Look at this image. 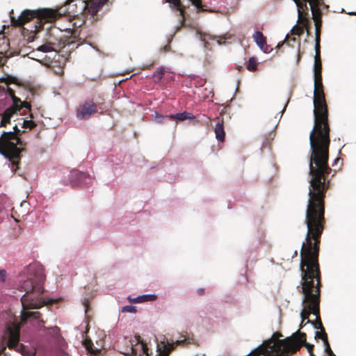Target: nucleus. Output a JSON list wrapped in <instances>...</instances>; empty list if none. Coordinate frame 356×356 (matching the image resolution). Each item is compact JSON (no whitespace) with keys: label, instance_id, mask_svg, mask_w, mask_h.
Instances as JSON below:
<instances>
[{"label":"nucleus","instance_id":"30","mask_svg":"<svg viewBox=\"0 0 356 356\" xmlns=\"http://www.w3.org/2000/svg\"><path fill=\"white\" fill-rule=\"evenodd\" d=\"M201 38H202V41L204 42V45L205 47H207V39L213 40V37L209 34L205 35L203 37L201 36Z\"/></svg>","mask_w":356,"mask_h":356},{"label":"nucleus","instance_id":"13","mask_svg":"<svg viewBox=\"0 0 356 356\" xmlns=\"http://www.w3.org/2000/svg\"><path fill=\"white\" fill-rule=\"evenodd\" d=\"M225 113H220V115L216 118L217 122L215 127L216 137L218 140L221 142L224 141L225 136L223 127L224 120L222 117V114Z\"/></svg>","mask_w":356,"mask_h":356},{"label":"nucleus","instance_id":"34","mask_svg":"<svg viewBox=\"0 0 356 356\" xmlns=\"http://www.w3.org/2000/svg\"><path fill=\"white\" fill-rule=\"evenodd\" d=\"M293 1L294 3L296 4V6H298V10H299L300 7H301L300 1L299 0H293ZM298 13H300L299 10H298Z\"/></svg>","mask_w":356,"mask_h":356},{"label":"nucleus","instance_id":"7","mask_svg":"<svg viewBox=\"0 0 356 356\" xmlns=\"http://www.w3.org/2000/svg\"><path fill=\"white\" fill-rule=\"evenodd\" d=\"M304 1H305L304 3H302L300 1L301 7H300L299 11H300V9H305V8H307V6L306 3L307 2H308L309 3V6H310V8L312 10V19H314V24H315L316 37L318 38L319 29H320V26H321V21L320 19V14L318 13V6L319 5L320 1L319 0H304ZM296 7H298V6H296ZM297 12H298V8H297ZM300 15H301V12H300V14H299V13H298V19L300 18Z\"/></svg>","mask_w":356,"mask_h":356},{"label":"nucleus","instance_id":"29","mask_svg":"<svg viewBox=\"0 0 356 356\" xmlns=\"http://www.w3.org/2000/svg\"><path fill=\"white\" fill-rule=\"evenodd\" d=\"M318 38H316V48H315V57L320 58V49H319V44H318Z\"/></svg>","mask_w":356,"mask_h":356},{"label":"nucleus","instance_id":"28","mask_svg":"<svg viewBox=\"0 0 356 356\" xmlns=\"http://www.w3.org/2000/svg\"><path fill=\"white\" fill-rule=\"evenodd\" d=\"M205 94H199L200 96L202 97L203 98H209L210 97H212L213 96V92L210 89H204Z\"/></svg>","mask_w":356,"mask_h":356},{"label":"nucleus","instance_id":"15","mask_svg":"<svg viewBox=\"0 0 356 356\" xmlns=\"http://www.w3.org/2000/svg\"><path fill=\"white\" fill-rule=\"evenodd\" d=\"M72 176L76 177L79 179V181L80 183H83L86 184H90L92 183L91 177H90L89 175H88L85 172L74 171V172H72Z\"/></svg>","mask_w":356,"mask_h":356},{"label":"nucleus","instance_id":"23","mask_svg":"<svg viewBox=\"0 0 356 356\" xmlns=\"http://www.w3.org/2000/svg\"><path fill=\"white\" fill-rule=\"evenodd\" d=\"M38 51L43 52V53H49L54 51L52 46L50 44H44L40 46L38 49Z\"/></svg>","mask_w":356,"mask_h":356},{"label":"nucleus","instance_id":"1","mask_svg":"<svg viewBox=\"0 0 356 356\" xmlns=\"http://www.w3.org/2000/svg\"><path fill=\"white\" fill-rule=\"evenodd\" d=\"M330 185H309L305 215L307 232L300 250V268L303 308L300 327L311 323L323 327L320 316L321 273L318 262L321 237L325 229V198Z\"/></svg>","mask_w":356,"mask_h":356},{"label":"nucleus","instance_id":"24","mask_svg":"<svg viewBox=\"0 0 356 356\" xmlns=\"http://www.w3.org/2000/svg\"><path fill=\"white\" fill-rule=\"evenodd\" d=\"M35 125H36L35 123L33 120H24L22 127L25 128V129H31L33 127H35Z\"/></svg>","mask_w":356,"mask_h":356},{"label":"nucleus","instance_id":"9","mask_svg":"<svg viewBox=\"0 0 356 356\" xmlns=\"http://www.w3.org/2000/svg\"><path fill=\"white\" fill-rule=\"evenodd\" d=\"M6 99L10 103L12 110L6 109L5 111H17L24 108L31 109L30 104L26 102H22L19 98L15 96L10 88H8Z\"/></svg>","mask_w":356,"mask_h":356},{"label":"nucleus","instance_id":"26","mask_svg":"<svg viewBox=\"0 0 356 356\" xmlns=\"http://www.w3.org/2000/svg\"><path fill=\"white\" fill-rule=\"evenodd\" d=\"M92 113H76V118L79 120L88 119Z\"/></svg>","mask_w":356,"mask_h":356},{"label":"nucleus","instance_id":"6","mask_svg":"<svg viewBox=\"0 0 356 356\" xmlns=\"http://www.w3.org/2000/svg\"><path fill=\"white\" fill-rule=\"evenodd\" d=\"M108 0H90V11L95 15L99 8L104 5ZM172 9H175L180 15H184V8L191 4L193 5L198 10H202L201 0H167Z\"/></svg>","mask_w":356,"mask_h":356},{"label":"nucleus","instance_id":"40","mask_svg":"<svg viewBox=\"0 0 356 356\" xmlns=\"http://www.w3.org/2000/svg\"><path fill=\"white\" fill-rule=\"evenodd\" d=\"M338 161H339V158L335 159V162H337Z\"/></svg>","mask_w":356,"mask_h":356},{"label":"nucleus","instance_id":"27","mask_svg":"<svg viewBox=\"0 0 356 356\" xmlns=\"http://www.w3.org/2000/svg\"><path fill=\"white\" fill-rule=\"evenodd\" d=\"M122 312H129V313H135L136 312V309L135 307L132 305H126L122 308Z\"/></svg>","mask_w":356,"mask_h":356},{"label":"nucleus","instance_id":"39","mask_svg":"<svg viewBox=\"0 0 356 356\" xmlns=\"http://www.w3.org/2000/svg\"><path fill=\"white\" fill-rule=\"evenodd\" d=\"M29 113H30L31 117L33 118V113H32V112H30Z\"/></svg>","mask_w":356,"mask_h":356},{"label":"nucleus","instance_id":"5","mask_svg":"<svg viewBox=\"0 0 356 356\" xmlns=\"http://www.w3.org/2000/svg\"><path fill=\"white\" fill-rule=\"evenodd\" d=\"M314 83V111H327L325 101L323 92V83L321 79V63L320 58H314L313 64Z\"/></svg>","mask_w":356,"mask_h":356},{"label":"nucleus","instance_id":"36","mask_svg":"<svg viewBox=\"0 0 356 356\" xmlns=\"http://www.w3.org/2000/svg\"><path fill=\"white\" fill-rule=\"evenodd\" d=\"M56 73L59 74H62L63 73V71L61 70H59L56 71Z\"/></svg>","mask_w":356,"mask_h":356},{"label":"nucleus","instance_id":"32","mask_svg":"<svg viewBox=\"0 0 356 356\" xmlns=\"http://www.w3.org/2000/svg\"><path fill=\"white\" fill-rule=\"evenodd\" d=\"M325 351L327 353L328 356H336L334 353L332 352L329 343H325Z\"/></svg>","mask_w":356,"mask_h":356},{"label":"nucleus","instance_id":"3","mask_svg":"<svg viewBox=\"0 0 356 356\" xmlns=\"http://www.w3.org/2000/svg\"><path fill=\"white\" fill-rule=\"evenodd\" d=\"M23 308L21 312V322L19 324L15 323H8L5 329L3 339L7 340L6 344L9 349L20 353L22 355H28L29 351L26 346L19 343L21 326L29 321H36L44 324L45 321L42 318L40 312H30Z\"/></svg>","mask_w":356,"mask_h":356},{"label":"nucleus","instance_id":"18","mask_svg":"<svg viewBox=\"0 0 356 356\" xmlns=\"http://www.w3.org/2000/svg\"><path fill=\"white\" fill-rule=\"evenodd\" d=\"M79 111H96L95 104L92 101L87 100L83 104Z\"/></svg>","mask_w":356,"mask_h":356},{"label":"nucleus","instance_id":"12","mask_svg":"<svg viewBox=\"0 0 356 356\" xmlns=\"http://www.w3.org/2000/svg\"><path fill=\"white\" fill-rule=\"evenodd\" d=\"M180 343L179 341H177L175 343L162 341L161 344L158 345L159 356H169L170 352Z\"/></svg>","mask_w":356,"mask_h":356},{"label":"nucleus","instance_id":"31","mask_svg":"<svg viewBox=\"0 0 356 356\" xmlns=\"http://www.w3.org/2000/svg\"><path fill=\"white\" fill-rule=\"evenodd\" d=\"M164 74V71L163 69L160 70L159 71L155 72L154 76L159 80L161 81L163 78Z\"/></svg>","mask_w":356,"mask_h":356},{"label":"nucleus","instance_id":"8","mask_svg":"<svg viewBox=\"0 0 356 356\" xmlns=\"http://www.w3.org/2000/svg\"><path fill=\"white\" fill-rule=\"evenodd\" d=\"M53 15L54 12L49 9L25 10L22 12L16 21L17 24L21 25L28 22L33 17H51Z\"/></svg>","mask_w":356,"mask_h":356},{"label":"nucleus","instance_id":"35","mask_svg":"<svg viewBox=\"0 0 356 356\" xmlns=\"http://www.w3.org/2000/svg\"><path fill=\"white\" fill-rule=\"evenodd\" d=\"M49 114H50V113L46 112V113H44L42 115L44 118H51L50 116H49Z\"/></svg>","mask_w":356,"mask_h":356},{"label":"nucleus","instance_id":"21","mask_svg":"<svg viewBox=\"0 0 356 356\" xmlns=\"http://www.w3.org/2000/svg\"><path fill=\"white\" fill-rule=\"evenodd\" d=\"M319 330L320 331L316 332L315 337L321 339L324 341L325 344L327 343H328L327 335V333L325 332L324 327H323L322 330Z\"/></svg>","mask_w":356,"mask_h":356},{"label":"nucleus","instance_id":"2","mask_svg":"<svg viewBox=\"0 0 356 356\" xmlns=\"http://www.w3.org/2000/svg\"><path fill=\"white\" fill-rule=\"evenodd\" d=\"M29 277L20 282L19 289L25 293L21 298L22 308L24 309H40L44 305H52L54 300H45L41 297L44 293L43 284L46 276L43 266L38 263H33L27 267Z\"/></svg>","mask_w":356,"mask_h":356},{"label":"nucleus","instance_id":"25","mask_svg":"<svg viewBox=\"0 0 356 356\" xmlns=\"http://www.w3.org/2000/svg\"><path fill=\"white\" fill-rule=\"evenodd\" d=\"M124 100L125 103L132 105L131 107L127 108L128 109H133V110H140V109L141 105L140 104H134L131 102H130L127 97H125Z\"/></svg>","mask_w":356,"mask_h":356},{"label":"nucleus","instance_id":"4","mask_svg":"<svg viewBox=\"0 0 356 356\" xmlns=\"http://www.w3.org/2000/svg\"><path fill=\"white\" fill-rule=\"evenodd\" d=\"M13 129V131L2 133L0 137V154L9 159L17 168L20 153L24 149L26 143L20 138L24 131H22L17 124L14 125Z\"/></svg>","mask_w":356,"mask_h":356},{"label":"nucleus","instance_id":"41","mask_svg":"<svg viewBox=\"0 0 356 356\" xmlns=\"http://www.w3.org/2000/svg\"><path fill=\"white\" fill-rule=\"evenodd\" d=\"M289 34H286V36H285V39L287 38Z\"/></svg>","mask_w":356,"mask_h":356},{"label":"nucleus","instance_id":"33","mask_svg":"<svg viewBox=\"0 0 356 356\" xmlns=\"http://www.w3.org/2000/svg\"><path fill=\"white\" fill-rule=\"evenodd\" d=\"M197 294L198 296H202L204 294V289L200 288L197 290Z\"/></svg>","mask_w":356,"mask_h":356},{"label":"nucleus","instance_id":"17","mask_svg":"<svg viewBox=\"0 0 356 356\" xmlns=\"http://www.w3.org/2000/svg\"><path fill=\"white\" fill-rule=\"evenodd\" d=\"M87 1H88V0H68L67 3L70 4L74 3V6L79 8L78 11L81 12L88 6Z\"/></svg>","mask_w":356,"mask_h":356},{"label":"nucleus","instance_id":"14","mask_svg":"<svg viewBox=\"0 0 356 356\" xmlns=\"http://www.w3.org/2000/svg\"><path fill=\"white\" fill-rule=\"evenodd\" d=\"M253 38L257 45L262 50L264 53L267 51L264 49V46L266 44V40L263 33L259 31H255L253 33Z\"/></svg>","mask_w":356,"mask_h":356},{"label":"nucleus","instance_id":"37","mask_svg":"<svg viewBox=\"0 0 356 356\" xmlns=\"http://www.w3.org/2000/svg\"><path fill=\"white\" fill-rule=\"evenodd\" d=\"M309 353V355H310V356H316V355L314 354L313 351H312V352H310V353Z\"/></svg>","mask_w":356,"mask_h":356},{"label":"nucleus","instance_id":"20","mask_svg":"<svg viewBox=\"0 0 356 356\" xmlns=\"http://www.w3.org/2000/svg\"><path fill=\"white\" fill-rule=\"evenodd\" d=\"M0 81L5 82L7 85L10 83H17V79L12 75H3L1 77H0Z\"/></svg>","mask_w":356,"mask_h":356},{"label":"nucleus","instance_id":"42","mask_svg":"<svg viewBox=\"0 0 356 356\" xmlns=\"http://www.w3.org/2000/svg\"><path fill=\"white\" fill-rule=\"evenodd\" d=\"M285 111V106L283 108L282 111Z\"/></svg>","mask_w":356,"mask_h":356},{"label":"nucleus","instance_id":"38","mask_svg":"<svg viewBox=\"0 0 356 356\" xmlns=\"http://www.w3.org/2000/svg\"><path fill=\"white\" fill-rule=\"evenodd\" d=\"M0 275L2 277L4 276L3 271L0 270Z\"/></svg>","mask_w":356,"mask_h":356},{"label":"nucleus","instance_id":"16","mask_svg":"<svg viewBox=\"0 0 356 356\" xmlns=\"http://www.w3.org/2000/svg\"><path fill=\"white\" fill-rule=\"evenodd\" d=\"M157 296L156 295H142L139 296L134 299L129 298L130 302H144L148 301H154L156 300Z\"/></svg>","mask_w":356,"mask_h":356},{"label":"nucleus","instance_id":"19","mask_svg":"<svg viewBox=\"0 0 356 356\" xmlns=\"http://www.w3.org/2000/svg\"><path fill=\"white\" fill-rule=\"evenodd\" d=\"M0 127H6L8 124H10V119L13 114L15 113H2Z\"/></svg>","mask_w":356,"mask_h":356},{"label":"nucleus","instance_id":"10","mask_svg":"<svg viewBox=\"0 0 356 356\" xmlns=\"http://www.w3.org/2000/svg\"><path fill=\"white\" fill-rule=\"evenodd\" d=\"M192 118H193L192 113H177L176 115H169L166 116L162 115L161 113H155L154 120L157 123H162L168 120L183 121L186 119L191 120Z\"/></svg>","mask_w":356,"mask_h":356},{"label":"nucleus","instance_id":"22","mask_svg":"<svg viewBox=\"0 0 356 356\" xmlns=\"http://www.w3.org/2000/svg\"><path fill=\"white\" fill-rule=\"evenodd\" d=\"M257 60L255 58L251 57L248 60L247 68L249 71H254L257 69Z\"/></svg>","mask_w":356,"mask_h":356},{"label":"nucleus","instance_id":"11","mask_svg":"<svg viewBox=\"0 0 356 356\" xmlns=\"http://www.w3.org/2000/svg\"><path fill=\"white\" fill-rule=\"evenodd\" d=\"M296 343L300 344L298 349L296 350V353L300 350L302 346L307 348L309 353L312 352L314 350V345L307 342V335L305 332H301L300 330L296 332V337H295Z\"/></svg>","mask_w":356,"mask_h":356}]
</instances>
